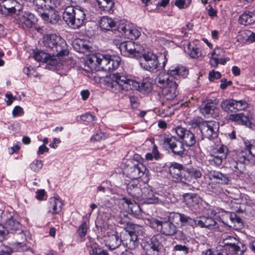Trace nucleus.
<instances>
[{"instance_id":"nucleus-50","label":"nucleus","mask_w":255,"mask_h":255,"mask_svg":"<svg viewBox=\"0 0 255 255\" xmlns=\"http://www.w3.org/2000/svg\"><path fill=\"white\" fill-rule=\"evenodd\" d=\"M153 219L150 222V226L153 229H155L161 232V227L163 223V219Z\"/></svg>"},{"instance_id":"nucleus-64","label":"nucleus","mask_w":255,"mask_h":255,"mask_svg":"<svg viewBox=\"0 0 255 255\" xmlns=\"http://www.w3.org/2000/svg\"><path fill=\"white\" fill-rule=\"evenodd\" d=\"M36 198L39 200L43 199L45 194V192L44 189H40L37 191Z\"/></svg>"},{"instance_id":"nucleus-47","label":"nucleus","mask_w":255,"mask_h":255,"mask_svg":"<svg viewBox=\"0 0 255 255\" xmlns=\"http://www.w3.org/2000/svg\"><path fill=\"white\" fill-rule=\"evenodd\" d=\"M204 120L200 117H197L188 122L189 125L191 126L193 128H199L201 130L202 126L203 125Z\"/></svg>"},{"instance_id":"nucleus-10","label":"nucleus","mask_w":255,"mask_h":255,"mask_svg":"<svg viewBox=\"0 0 255 255\" xmlns=\"http://www.w3.org/2000/svg\"><path fill=\"white\" fill-rule=\"evenodd\" d=\"M146 170L145 166L135 159L128 160L124 169L126 176L132 179L140 178Z\"/></svg>"},{"instance_id":"nucleus-58","label":"nucleus","mask_w":255,"mask_h":255,"mask_svg":"<svg viewBox=\"0 0 255 255\" xmlns=\"http://www.w3.org/2000/svg\"><path fill=\"white\" fill-rule=\"evenodd\" d=\"M24 112L23 109L20 106H15L12 110V114L13 117L23 115Z\"/></svg>"},{"instance_id":"nucleus-3","label":"nucleus","mask_w":255,"mask_h":255,"mask_svg":"<svg viewBox=\"0 0 255 255\" xmlns=\"http://www.w3.org/2000/svg\"><path fill=\"white\" fill-rule=\"evenodd\" d=\"M33 3L41 18L53 24L57 23L60 19L57 11L53 9H63L65 6L61 0H34Z\"/></svg>"},{"instance_id":"nucleus-6","label":"nucleus","mask_w":255,"mask_h":255,"mask_svg":"<svg viewBox=\"0 0 255 255\" xmlns=\"http://www.w3.org/2000/svg\"><path fill=\"white\" fill-rule=\"evenodd\" d=\"M63 18L69 27L73 29H78L85 23V11L83 8L78 5L65 6Z\"/></svg>"},{"instance_id":"nucleus-4","label":"nucleus","mask_w":255,"mask_h":255,"mask_svg":"<svg viewBox=\"0 0 255 255\" xmlns=\"http://www.w3.org/2000/svg\"><path fill=\"white\" fill-rule=\"evenodd\" d=\"M202 171L200 167L186 166L176 162L172 163L169 167V172L172 177L184 184H188L194 180L200 178Z\"/></svg>"},{"instance_id":"nucleus-44","label":"nucleus","mask_w":255,"mask_h":255,"mask_svg":"<svg viewBox=\"0 0 255 255\" xmlns=\"http://www.w3.org/2000/svg\"><path fill=\"white\" fill-rule=\"evenodd\" d=\"M19 233L16 235V244L20 246L21 247H23L26 246V235L28 233L27 232H24L22 229L21 231H18Z\"/></svg>"},{"instance_id":"nucleus-63","label":"nucleus","mask_w":255,"mask_h":255,"mask_svg":"<svg viewBox=\"0 0 255 255\" xmlns=\"http://www.w3.org/2000/svg\"><path fill=\"white\" fill-rule=\"evenodd\" d=\"M205 255H223L222 253L218 252L217 250L209 249L205 252Z\"/></svg>"},{"instance_id":"nucleus-56","label":"nucleus","mask_w":255,"mask_h":255,"mask_svg":"<svg viewBox=\"0 0 255 255\" xmlns=\"http://www.w3.org/2000/svg\"><path fill=\"white\" fill-rule=\"evenodd\" d=\"M81 119L84 122L90 123L96 119V117L89 113H87L81 116Z\"/></svg>"},{"instance_id":"nucleus-60","label":"nucleus","mask_w":255,"mask_h":255,"mask_svg":"<svg viewBox=\"0 0 255 255\" xmlns=\"http://www.w3.org/2000/svg\"><path fill=\"white\" fill-rule=\"evenodd\" d=\"M12 252L11 249L6 246H2L0 250V255H10Z\"/></svg>"},{"instance_id":"nucleus-45","label":"nucleus","mask_w":255,"mask_h":255,"mask_svg":"<svg viewBox=\"0 0 255 255\" xmlns=\"http://www.w3.org/2000/svg\"><path fill=\"white\" fill-rule=\"evenodd\" d=\"M219 49H216L211 53L210 59V64L212 67L217 68L219 64Z\"/></svg>"},{"instance_id":"nucleus-25","label":"nucleus","mask_w":255,"mask_h":255,"mask_svg":"<svg viewBox=\"0 0 255 255\" xmlns=\"http://www.w3.org/2000/svg\"><path fill=\"white\" fill-rule=\"evenodd\" d=\"M173 213H174L173 220L175 222V224H178L180 222L182 226L188 225L193 228H195L194 218H191L184 214Z\"/></svg>"},{"instance_id":"nucleus-9","label":"nucleus","mask_w":255,"mask_h":255,"mask_svg":"<svg viewBox=\"0 0 255 255\" xmlns=\"http://www.w3.org/2000/svg\"><path fill=\"white\" fill-rule=\"evenodd\" d=\"M165 238L161 235H154L145 238L143 242V248L146 253L151 255H158L162 248Z\"/></svg>"},{"instance_id":"nucleus-2","label":"nucleus","mask_w":255,"mask_h":255,"mask_svg":"<svg viewBox=\"0 0 255 255\" xmlns=\"http://www.w3.org/2000/svg\"><path fill=\"white\" fill-rule=\"evenodd\" d=\"M125 72L116 73L111 76L107 82V87L112 92L117 93L123 91L137 90L144 94H148L152 90L150 79H143L141 83L132 79Z\"/></svg>"},{"instance_id":"nucleus-26","label":"nucleus","mask_w":255,"mask_h":255,"mask_svg":"<svg viewBox=\"0 0 255 255\" xmlns=\"http://www.w3.org/2000/svg\"><path fill=\"white\" fill-rule=\"evenodd\" d=\"M63 205L62 201L58 198H50L47 204L48 212L52 215L59 214L62 211Z\"/></svg>"},{"instance_id":"nucleus-20","label":"nucleus","mask_w":255,"mask_h":255,"mask_svg":"<svg viewBox=\"0 0 255 255\" xmlns=\"http://www.w3.org/2000/svg\"><path fill=\"white\" fill-rule=\"evenodd\" d=\"M138 45L131 41L122 42L119 45L121 54L125 56H136L140 53Z\"/></svg>"},{"instance_id":"nucleus-33","label":"nucleus","mask_w":255,"mask_h":255,"mask_svg":"<svg viewBox=\"0 0 255 255\" xmlns=\"http://www.w3.org/2000/svg\"><path fill=\"white\" fill-rule=\"evenodd\" d=\"M216 102L212 100H209L206 103L202 105L200 111L204 116L212 115L216 108Z\"/></svg>"},{"instance_id":"nucleus-35","label":"nucleus","mask_w":255,"mask_h":255,"mask_svg":"<svg viewBox=\"0 0 255 255\" xmlns=\"http://www.w3.org/2000/svg\"><path fill=\"white\" fill-rule=\"evenodd\" d=\"M16 4L15 0H4L0 3L1 7L2 8V14H8L13 13V8Z\"/></svg>"},{"instance_id":"nucleus-30","label":"nucleus","mask_w":255,"mask_h":255,"mask_svg":"<svg viewBox=\"0 0 255 255\" xmlns=\"http://www.w3.org/2000/svg\"><path fill=\"white\" fill-rule=\"evenodd\" d=\"M255 22V13L250 11H246L239 18V22L244 25H250Z\"/></svg>"},{"instance_id":"nucleus-42","label":"nucleus","mask_w":255,"mask_h":255,"mask_svg":"<svg viewBox=\"0 0 255 255\" xmlns=\"http://www.w3.org/2000/svg\"><path fill=\"white\" fill-rule=\"evenodd\" d=\"M244 144L246 149L250 155L255 157V140L244 139Z\"/></svg>"},{"instance_id":"nucleus-17","label":"nucleus","mask_w":255,"mask_h":255,"mask_svg":"<svg viewBox=\"0 0 255 255\" xmlns=\"http://www.w3.org/2000/svg\"><path fill=\"white\" fill-rule=\"evenodd\" d=\"M174 213H170L168 219L164 218L161 227V233L163 235L172 236L175 235L177 232V227L175 225V222L173 221Z\"/></svg>"},{"instance_id":"nucleus-41","label":"nucleus","mask_w":255,"mask_h":255,"mask_svg":"<svg viewBox=\"0 0 255 255\" xmlns=\"http://www.w3.org/2000/svg\"><path fill=\"white\" fill-rule=\"evenodd\" d=\"M234 102L233 99L225 100L221 103V108L224 111L233 112L235 110Z\"/></svg>"},{"instance_id":"nucleus-15","label":"nucleus","mask_w":255,"mask_h":255,"mask_svg":"<svg viewBox=\"0 0 255 255\" xmlns=\"http://www.w3.org/2000/svg\"><path fill=\"white\" fill-rule=\"evenodd\" d=\"M16 23L23 29H29L34 24L35 16L29 11L21 12L15 18Z\"/></svg>"},{"instance_id":"nucleus-12","label":"nucleus","mask_w":255,"mask_h":255,"mask_svg":"<svg viewBox=\"0 0 255 255\" xmlns=\"http://www.w3.org/2000/svg\"><path fill=\"white\" fill-rule=\"evenodd\" d=\"M122 238H119L118 233L109 235L105 241V245L109 250H116V255H132L130 251L122 245Z\"/></svg>"},{"instance_id":"nucleus-61","label":"nucleus","mask_w":255,"mask_h":255,"mask_svg":"<svg viewBox=\"0 0 255 255\" xmlns=\"http://www.w3.org/2000/svg\"><path fill=\"white\" fill-rule=\"evenodd\" d=\"M243 34L248 37V41L251 42L255 41V33L247 30L244 31Z\"/></svg>"},{"instance_id":"nucleus-38","label":"nucleus","mask_w":255,"mask_h":255,"mask_svg":"<svg viewBox=\"0 0 255 255\" xmlns=\"http://www.w3.org/2000/svg\"><path fill=\"white\" fill-rule=\"evenodd\" d=\"M226 159V158L224 157L211 153L209 156L208 162L211 165L218 167L222 164L223 161Z\"/></svg>"},{"instance_id":"nucleus-59","label":"nucleus","mask_w":255,"mask_h":255,"mask_svg":"<svg viewBox=\"0 0 255 255\" xmlns=\"http://www.w3.org/2000/svg\"><path fill=\"white\" fill-rule=\"evenodd\" d=\"M221 77V74L219 72H216L212 70L210 72L209 74V79L210 81H213L215 79H218Z\"/></svg>"},{"instance_id":"nucleus-22","label":"nucleus","mask_w":255,"mask_h":255,"mask_svg":"<svg viewBox=\"0 0 255 255\" xmlns=\"http://www.w3.org/2000/svg\"><path fill=\"white\" fill-rule=\"evenodd\" d=\"M156 195L154 194L151 187L147 185L146 187L143 188L142 200H140V202L146 204L157 203L159 200L158 197L156 196Z\"/></svg>"},{"instance_id":"nucleus-7","label":"nucleus","mask_w":255,"mask_h":255,"mask_svg":"<svg viewBox=\"0 0 255 255\" xmlns=\"http://www.w3.org/2000/svg\"><path fill=\"white\" fill-rule=\"evenodd\" d=\"M223 249L227 255H244L247 250L246 245L233 236L222 237Z\"/></svg>"},{"instance_id":"nucleus-1","label":"nucleus","mask_w":255,"mask_h":255,"mask_svg":"<svg viewBox=\"0 0 255 255\" xmlns=\"http://www.w3.org/2000/svg\"><path fill=\"white\" fill-rule=\"evenodd\" d=\"M167 73L168 77L164 75H159L156 78V82L162 95L166 99L170 100L177 95L178 83L187 77L188 70L182 65H173L169 68Z\"/></svg>"},{"instance_id":"nucleus-24","label":"nucleus","mask_w":255,"mask_h":255,"mask_svg":"<svg viewBox=\"0 0 255 255\" xmlns=\"http://www.w3.org/2000/svg\"><path fill=\"white\" fill-rule=\"evenodd\" d=\"M5 228L8 232L15 233L21 230V225L19 218L15 215L9 217L5 223Z\"/></svg>"},{"instance_id":"nucleus-39","label":"nucleus","mask_w":255,"mask_h":255,"mask_svg":"<svg viewBox=\"0 0 255 255\" xmlns=\"http://www.w3.org/2000/svg\"><path fill=\"white\" fill-rule=\"evenodd\" d=\"M99 7L105 11H110L114 5L112 0H97Z\"/></svg>"},{"instance_id":"nucleus-18","label":"nucleus","mask_w":255,"mask_h":255,"mask_svg":"<svg viewBox=\"0 0 255 255\" xmlns=\"http://www.w3.org/2000/svg\"><path fill=\"white\" fill-rule=\"evenodd\" d=\"M147 184H140L137 181H130L127 185L128 193L133 198L140 201L142 200L143 188L146 187Z\"/></svg>"},{"instance_id":"nucleus-62","label":"nucleus","mask_w":255,"mask_h":255,"mask_svg":"<svg viewBox=\"0 0 255 255\" xmlns=\"http://www.w3.org/2000/svg\"><path fill=\"white\" fill-rule=\"evenodd\" d=\"M232 82L231 81H227L226 79L223 78L221 80L220 88L222 90H225L228 86L231 85Z\"/></svg>"},{"instance_id":"nucleus-57","label":"nucleus","mask_w":255,"mask_h":255,"mask_svg":"<svg viewBox=\"0 0 255 255\" xmlns=\"http://www.w3.org/2000/svg\"><path fill=\"white\" fill-rule=\"evenodd\" d=\"M205 216L197 217L194 218L195 227L199 226L201 228H204V221Z\"/></svg>"},{"instance_id":"nucleus-48","label":"nucleus","mask_w":255,"mask_h":255,"mask_svg":"<svg viewBox=\"0 0 255 255\" xmlns=\"http://www.w3.org/2000/svg\"><path fill=\"white\" fill-rule=\"evenodd\" d=\"M228 148L226 146L222 145V146L216 148L212 153L227 158L228 156Z\"/></svg>"},{"instance_id":"nucleus-5","label":"nucleus","mask_w":255,"mask_h":255,"mask_svg":"<svg viewBox=\"0 0 255 255\" xmlns=\"http://www.w3.org/2000/svg\"><path fill=\"white\" fill-rule=\"evenodd\" d=\"M42 46L45 50L53 57H62L67 55L69 51L65 41L56 34H46L42 38Z\"/></svg>"},{"instance_id":"nucleus-13","label":"nucleus","mask_w":255,"mask_h":255,"mask_svg":"<svg viewBox=\"0 0 255 255\" xmlns=\"http://www.w3.org/2000/svg\"><path fill=\"white\" fill-rule=\"evenodd\" d=\"M110 55L96 54L89 56L86 61V64L91 71H107V65Z\"/></svg>"},{"instance_id":"nucleus-11","label":"nucleus","mask_w":255,"mask_h":255,"mask_svg":"<svg viewBox=\"0 0 255 255\" xmlns=\"http://www.w3.org/2000/svg\"><path fill=\"white\" fill-rule=\"evenodd\" d=\"M250 156L245 151H242L233 155V158L229 160L230 167L234 173L239 176L243 173L245 164L250 162Z\"/></svg>"},{"instance_id":"nucleus-36","label":"nucleus","mask_w":255,"mask_h":255,"mask_svg":"<svg viewBox=\"0 0 255 255\" xmlns=\"http://www.w3.org/2000/svg\"><path fill=\"white\" fill-rule=\"evenodd\" d=\"M230 120L237 122L238 124L244 125L247 127L251 125L249 118L242 113L231 115L230 116Z\"/></svg>"},{"instance_id":"nucleus-52","label":"nucleus","mask_w":255,"mask_h":255,"mask_svg":"<svg viewBox=\"0 0 255 255\" xmlns=\"http://www.w3.org/2000/svg\"><path fill=\"white\" fill-rule=\"evenodd\" d=\"M234 104L235 110L237 111L245 110L248 107V104L244 100H235Z\"/></svg>"},{"instance_id":"nucleus-29","label":"nucleus","mask_w":255,"mask_h":255,"mask_svg":"<svg viewBox=\"0 0 255 255\" xmlns=\"http://www.w3.org/2000/svg\"><path fill=\"white\" fill-rule=\"evenodd\" d=\"M124 202L123 204L125 207H127L126 210L129 213L134 216L138 215L140 213V208L138 204L135 202H132L130 200L127 198H123Z\"/></svg>"},{"instance_id":"nucleus-31","label":"nucleus","mask_w":255,"mask_h":255,"mask_svg":"<svg viewBox=\"0 0 255 255\" xmlns=\"http://www.w3.org/2000/svg\"><path fill=\"white\" fill-rule=\"evenodd\" d=\"M209 177L211 179H214L222 184H227L229 181V178L227 174H223L219 171H212L209 173Z\"/></svg>"},{"instance_id":"nucleus-43","label":"nucleus","mask_w":255,"mask_h":255,"mask_svg":"<svg viewBox=\"0 0 255 255\" xmlns=\"http://www.w3.org/2000/svg\"><path fill=\"white\" fill-rule=\"evenodd\" d=\"M188 53L192 58H198L202 55L201 51L196 46H193L190 43L188 44Z\"/></svg>"},{"instance_id":"nucleus-14","label":"nucleus","mask_w":255,"mask_h":255,"mask_svg":"<svg viewBox=\"0 0 255 255\" xmlns=\"http://www.w3.org/2000/svg\"><path fill=\"white\" fill-rule=\"evenodd\" d=\"M142 59L140 60L141 67L145 70L153 72L157 70L159 62L157 56L152 51H146L142 54Z\"/></svg>"},{"instance_id":"nucleus-55","label":"nucleus","mask_w":255,"mask_h":255,"mask_svg":"<svg viewBox=\"0 0 255 255\" xmlns=\"http://www.w3.org/2000/svg\"><path fill=\"white\" fill-rule=\"evenodd\" d=\"M87 229L88 226L86 222L83 221L78 229V234L80 238H82L85 237L87 234Z\"/></svg>"},{"instance_id":"nucleus-51","label":"nucleus","mask_w":255,"mask_h":255,"mask_svg":"<svg viewBox=\"0 0 255 255\" xmlns=\"http://www.w3.org/2000/svg\"><path fill=\"white\" fill-rule=\"evenodd\" d=\"M173 251H178L186 255L188 254L189 248L186 245L177 244L173 248Z\"/></svg>"},{"instance_id":"nucleus-19","label":"nucleus","mask_w":255,"mask_h":255,"mask_svg":"<svg viewBox=\"0 0 255 255\" xmlns=\"http://www.w3.org/2000/svg\"><path fill=\"white\" fill-rule=\"evenodd\" d=\"M176 133L187 146H192L196 142L195 135L190 130L181 127L176 128Z\"/></svg>"},{"instance_id":"nucleus-23","label":"nucleus","mask_w":255,"mask_h":255,"mask_svg":"<svg viewBox=\"0 0 255 255\" xmlns=\"http://www.w3.org/2000/svg\"><path fill=\"white\" fill-rule=\"evenodd\" d=\"M52 57H53V56L49 54V52L43 50L35 51L33 55V57L37 61L45 62L50 65H55L57 61L54 59H51Z\"/></svg>"},{"instance_id":"nucleus-27","label":"nucleus","mask_w":255,"mask_h":255,"mask_svg":"<svg viewBox=\"0 0 255 255\" xmlns=\"http://www.w3.org/2000/svg\"><path fill=\"white\" fill-rule=\"evenodd\" d=\"M178 140L176 137L170 134H162L159 135V144L164 147H168L170 150Z\"/></svg>"},{"instance_id":"nucleus-40","label":"nucleus","mask_w":255,"mask_h":255,"mask_svg":"<svg viewBox=\"0 0 255 255\" xmlns=\"http://www.w3.org/2000/svg\"><path fill=\"white\" fill-rule=\"evenodd\" d=\"M171 150L173 154L182 156L184 154L185 152L183 142L178 139L171 149Z\"/></svg>"},{"instance_id":"nucleus-37","label":"nucleus","mask_w":255,"mask_h":255,"mask_svg":"<svg viewBox=\"0 0 255 255\" xmlns=\"http://www.w3.org/2000/svg\"><path fill=\"white\" fill-rule=\"evenodd\" d=\"M121 59L119 57L110 56L109 62L107 65V71L109 72L116 69L120 65Z\"/></svg>"},{"instance_id":"nucleus-16","label":"nucleus","mask_w":255,"mask_h":255,"mask_svg":"<svg viewBox=\"0 0 255 255\" xmlns=\"http://www.w3.org/2000/svg\"><path fill=\"white\" fill-rule=\"evenodd\" d=\"M219 124L214 121H204L201 132L203 136L210 139L217 137Z\"/></svg>"},{"instance_id":"nucleus-49","label":"nucleus","mask_w":255,"mask_h":255,"mask_svg":"<svg viewBox=\"0 0 255 255\" xmlns=\"http://www.w3.org/2000/svg\"><path fill=\"white\" fill-rule=\"evenodd\" d=\"M88 250L90 255H98L99 251H101V249L98 244L91 243L89 246Z\"/></svg>"},{"instance_id":"nucleus-32","label":"nucleus","mask_w":255,"mask_h":255,"mask_svg":"<svg viewBox=\"0 0 255 255\" xmlns=\"http://www.w3.org/2000/svg\"><path fill=\"white\" fill-rule=\"evenodd\" d=\"M222 221L227 225H229L228 220L229 219L232 224H238L239 226L242 225V220L241 218L235 213L225 212L221 219Z\"/></svg>"},{"instance_id":"nucleus-54","label":"nucleus","mask_w":255,"mask_h":255,"mask_svg":"<svg viewBox=\"0 0 255 255\" xmlns=\"http://www.w3.org/2000/svg\"><path fill=\"white\" fill-rule=\"evenodd\" d=\"M204 224V228H208L209 229H213L216 225L217 223L212 218L205 216Z\"/></svg>"},{"instance_id":"nucleus-28","label":"nucleus","mask_w":255,"mask_h":255,"mask_svg":"<svg viewBox=\"0 0 255 255\" xmlns=\"http://www.w3.org/2000/svg\"><path fill=\"white\" fill-rule=\"evenodd\" d=\"M99 25L101 29L109 31L118 29V27L114 20L107 16H104L101 18L99 21Z\"/></svg>"},{"instance_id":"nucleus-34","label":"nucleus","mask_w":255,"mask_h":255,"mask_svg":"<svg viewBox=\"0 0 255 255\" xmlns=\"http://www.w3.org/2000/svg\"><path fill=\"white\" fill-rule=\"evenodd\" d=\"M184 198L187 205L194 208H196L202 201L198 195L194 193L186 194L184 195Z\"/></svg>"},{"instance_id":"nucleus-8","label":"nucleus","mask_w":255,"mask_h":255,"mask_svg":"<svg viewBox=\"0 0 255 255\" xmlns=\"http://www.w3.org/2000/svg\"><path fill=\"white\" fill-rule=\"evenodd\" d=\"M126 217V220L124 223L127 224L128 228L132 229L131 231L126 230L125 233H122L121 235L123 243L122 245H124L125 248L128 249H133L137 245V236L135 232L137 231L138 228L141 227L135 224H128V216L124 215Z\"/></svg>"},{"instance_id":"nucleus-21","label":"nucleus","mask_w":255,"mask_h":255,"mask_svg":"<svg viewBox=\"0 0 255 255\" xmlns=\"http://www.w3.org/2000/svg\"><path fill=\"white\" fill-rule=\"evenodd\" d=\"M118 30L121 33L125 38L135 40L138 38L140 34V32L134 27H130L128 25L125 23H120L118 26Z\"/></svg>"},{"instance_id":"nucleus-46","label":"nucleus","mask_w":255,"mask_h":255,"mask_svg":"<svg viewBox=\"0 0 255 255\" xmlns=\"http://www.w3.org/2000/svg\"><path fill=\"white\" fill-rule=\"evenodd\" d=\"M73 45L77 51L81 52H84L85 50H88L89 48V46L80 39L75 40Z\"/></svg>"},{"instance_id":"nucleus-53","label":"nucleus","mask_w":255,"mask_h":255,"mask_svg":"<svg viewBox=\"0 0 255 255\" xmlns=\"http://www.w3.org/2000/svg\"><path fill=\"white\" fill-rule=\"evenodd\" d=\"M43 166V163L41 160H36L30 164V167L34 172H38Z\"/></svg>"}]
</instances>
